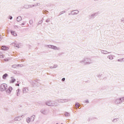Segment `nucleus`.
Wrapping results in <instances>:
<instances>
[{"label":"nucleus","mask_w":124,"mask_h":124,"mask_svg":"<svg viewBox=\"0 0 124 124\" xmlns=\"http://www.w3.org/2000/svg\"><path fill=\"white\" fill-rule=\"evenodd\" d=\"M6 88H7V84H2L0 86V90L2 92L5 91Z\"/></svg>","instance_id":"1"},{"label":"nucleus","mask_w":124,"mask_h":124,"mask_svg":"<svg viewBox=\"0 0 124 124\" xmlns=\"http://www.w3.org/2000/svg\"><path fill=\"white\" fill-rule=\"evenodd\" d=\"M34 120V117L31 116L30 118H27V123H30V122H31V121Z\"/></svg>","instance_id":"2"},{"label":"nucleus","mask_w":124,"mask_h":124,"mask_svg":"<svg viewBox=\"0 0 124 124\" xmlns=\"http://www.w3.org/2000/svg\"><path fill=\"white\" fill-rule=\"evenodd\" d=\"M1 49L3 50V51H7L9 48L5 46H3L1 47Z\"/></svg>","instance_id":"3"},{"label":"nucleus","mask_w":124,"mask_h":124,"mask_svg":"<svg viewBox=\"0 0 124 124\" xmlns=\"http://www.w3.org/2000/svg\"><path fill=\"white\" fill-rule=\"evenodd\" d=\"M12 88L11 87H9L8 89V90H7V93H11V92H12Z\"/></svg>","instance_id":"4"},{"label":"nucleus","mask_w":124,"mask_h":124,"mask_svg":"<svg viewBox=\"0 0 124 124\" xmlns=\"http://www.w3.org/2000/svg\"><path fill=\"white\" fill-rule=\"evenodd\" d=\"M118 103H122V102H124V98H121L119 99L118 100Z\"/></svg>","instance_id":"5"},{"label":"nucleus","mask_w":124,"mask_h":124,"mask_svg":"<svg viewBox=\"0 0 124 124\" xmlns=\"http://www.w3.org/2000/svg\"><path fill=\"white\" fill-rule=\"evenodd\" d=\"M11 33L13 35H14V36H17V33H16V32L15 31H12L11 32Z\"/></svg>","instance_id":"6"},{"label":"nucleus","mask_w":124,"mask_h":124,"mask_svg":"<svg viewBox=\"0 0 124 124\" xmlns=\"http://www.w3.org/2000/svg\"><path fill=\"white\" fill-rule=\"evenodd\" d=\"M8 76V75H7V74H5L2 76V78H3V79H6V77H7Z\"/></svg>","instance_id":"7"},{"label":"nucleus","mask_w":124,"mask_h":124,"mask_svg":"<svg viewBox=\"0 0 124 124\" xmlns=\"http://www.w3.org/2000/svg\"><path fill=\"white\" fill-rule=\"evenodd\" d=\"M21 20H22V17H21V16L17 17V22H20V21H21Z\"/></svg>","instance_id":"8"},{"label":"nucleus","mask_w":124,"mask_h":124,"mask_svg":"<svg viewBox=\"0 0 124 124\" xmlns=\"http://www.w3.org/2000/svg\"><path fill=\"white\" fill-rule=\"evenodd\" d=\"M14 82H15V78H12L10 83H14Z\"/></svg>","instance_id":"9"},{"label":"nucleus","mask_w":124,"mask_h":124,"mask_svg":"<svg viewBox=\"0 0 124 124\" xmlns=\"http://www.w3.org/2000/svg\"><path fill=\"white\" fill-rule=\"evenodd\" d=\"M80 106V104L78 103L76 104V108L77 109V108H79V107Z\"/></svg>","instance_id":"10"},{"label":"nucleus","mask_w":124,"mask_h":124,"mask_svg":"<svg viewBox=\"0 0 124 124\" xmlns=\"http://www.w3.org/2000/svg\"><path fill=\"white\" fill-rule=\"evenodd\" d=\"M20 120H21V117H16V121H20Z\"/></svg>","instance_id":"11"},{"label":"nucleus","mask_w":124,"mask_h":124,"mask_svg":"<svg viewBox=\"0 0 124 124\" xmlns=\"http://www.w3.org/2000/svg\"><path fill=\"white\" fill-rule=\"evenodd\" d=\"M65 78H63L62 79V81H65Z\"/></svg>","instance_id":"12"},{"label":"nucleus","mask_w":124,"mask_h":124,"mask_svg":"<svg viewBox=\"0 0 124 124\" xmlns=\"http://www.w3.org/2000/svg\"><path fill=\"white\" fill-rule=\"evenodd\" d=\"M0 58H3V55H0Z\"/></svg>","instance_id":"13"},{"label":"nucleus","mask_w":124,"mask_h":124,"mask_svg":"<svg viewBox=\"0 0 124 124\" xmlns=\"http://www.w3.org/2000/svg\"><path fill=\"white\" fill-rule=\"evenodd\" d=\"M10 20H12V16H10Z\"/></svg>","instance_id":"14"},{"label":"nucleus","mask_w":124,"mask_h":124,"mask_svg":"<svg viewBox=\"0 0 124 124\" xmlns=\"http://www.w3.org/2000/svg\"><path fill=\"white\" fill-rule=\"evenodd\" d=\"M20 94V93H19V92L18 93H17V95H19Z\"/></svg>","instance_id":"15"},{"label":"nucleus","mask_w":124,"mask_h":124,"mask_svg":"<svg viewBox=\"0 0 124 124\" xmlns=\"http://www.w3.org/2000/svg\"><path fill=\"white\" fill-rule=\"evenodd\" d=\"M109 60H113V57H111V58H109Z\"/></svg>","instance_id":"16"},{"label":"nucleus","mask_w":124,"mask_h":124,"mask_svg":"<svg viewBox=\"0 0 124 124\" xmlns=\"http://www.w3.org/2000/svg\"><path fill=\"white\" fill-rule=\"evenodd\" d=\"M9 59L5 60V61H8Z\"/></svg>","instance_id":"17"}]
</instances>
